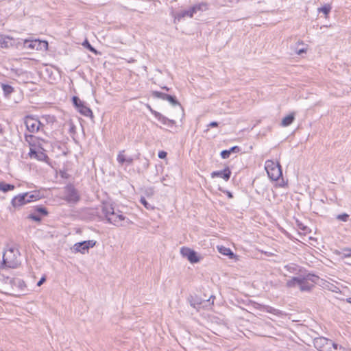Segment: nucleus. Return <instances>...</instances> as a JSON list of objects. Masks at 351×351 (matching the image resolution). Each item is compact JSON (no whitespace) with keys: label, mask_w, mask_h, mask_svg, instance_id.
Masks as SVG:
<instances>
[{"label":"nucleus","mask_w":351,"mask_h":351,"mask_svg":"<svg viewBox=\"0 0 351 351\" xmlns=\"http://www.w3.org/2000/svg\"><path fill=\"white\" fill-rule=\"evenodd\" d=\"M7 280H9V287H5L4 290H1V293L13 295H15L16 289L23 290L25 287L24 281L20 278L7 277Z\"/></svg>","instance_id":"obj_6"},{"label":"nucleus","mask_w":351,"mask_h":351,"mask_svg":"<svg viewBox=\"0 0 351 351\" xmlns=\"http://www.w3.org/2000/svg\"><path fill=\"white\" fill-rule=\"evenodd\" d=\"M24 47L27 49L38 50H47L48 49V43L45 40H25L24 42Z\"/></svg>","instance_id":"obj_10"},{"label":"nucleus","mask_w":351,"mask_h":351,"mask_svg":"<svg viewBox=\"0 0 351 351\" xmlns=\"http://www.w3.org/2000/svg\"><path fill=\"white\" fill-rule=\"evenodd\" d=\"M168 95L169 94L162 93L160 91H157V90H154V91L152 92V97H154V98L160 99H162L165 101H166V99H167V97L168 96Z\"/></svg>","instance_id":"obj_26"},{"label":"nucleus","mask_w":351,"mask_h":351,"mask_svg":"<svg viewBox=\"0 0 351 351\" xmlns=\"http://www.w3.org/2000/svg\"><path fill=\"white\" fill-rule=\"evenodd\" d=\"M45 281H46V277L43 276L37 282V286H38V287L41 286Z\"/></svg>","instance_id":"obj_46"},{"label":"nucleus","mask_w":351,"mask_h":351,"mask_svg":"<svg viewBox=\"0 0 351 351\" xmlns=\"http://www.w3.org/2000/svg\"><path fill=\"white\" fill-rule=\"evenodd\" d=\"M180 253L182 256L186 258L191 263H197L200 261V258L199 257L197 253L189 247H181Z\"/></svg>","instance_id":"obj_11"},{"label":"nucleus","mask_w":351,"mask_h":351,"mask_svg":"<svg viewBox=\"0 0 351 351\" xmlns=\"http://www.w3.org/2000/svg\"><path fill=\"white\" fill-rule=\"evenodd\" d=\"M346 302H347L348 303L351 304V298H347V299H346Z\"/></svg>","instance_id":"obj_53"},{"label":"nucleus","mask_w":351,"mask_h":351,"mask_svg":"<svg viewBox=\"0 0 351 351\" xmlns=\"http://www.w3.org/2000/svg\"><path fill=\"white\" fill-rule=\"evenodd\" d=\"M195 5L191 7L189 10V17L191 18L193 16V15L195 14H197V11L195 10Z\"/></svg>","instance_id":"obj_42"},{"label":"nucleus","mask_w":351,"mask_h":351,"mask_svg":"<svg viewBox=\"0 0 351 351\" xmlns=\"http://www.w3.org/2000/svg\"><path fill=\"white\" fill-rule=\"evenodd\" d=\"M332 341L324 337L315 338L313 344L316 349L319 351H328L330 346H332Z\"/></svg>","instance_id":"obj_9"},{"label":"nucleus","mask_w":351,"mask_h":351,"mask_svg":"<svg viewBox=\"0 0 351 351\" xmlns=\"http://www.w3.org/2000/svg\"><path fill=\"white\" fill-rule=\"evenodd\" d=\"M14 188L15 186L13 184L1 182V191L4 193L12 191Z\"/></svg>","instance_id":"obj_32"},{"label":"nucleus","mask_w":351,"mask_h":351,"mask_svg":"<svg viewBox=\"0 0 351 351\" xmlns=\"http://www.w3.org/2000/svg\"><path fill=\"white\" fill-rule=\"evenodd\" d=\"M219 125L218 122L217 121H212L210 122L209 124H208V127H211V128H214V127H217Z\"/></svg>","instance_id":"obj_47"},{"label":"nucleus","mask_w":351,"mask_h":351,"mask_svg":"<svg viewBox=\"0 0 351 351\" xmlns=\"http://www.w3.org/2000/svg\"><path fill=\"white\" fill-rule=\"evenodd\" d=\"M72 103L76 110L83 116L93 118V113L91 109L85 105L77 96H73Z\"/></svg>","instance_id":"obj_7"},{"label":"nucleus","mask_w":351,"mask_h":351,"mask_svg":"<svg viewBox=\"0 0 351 351\" xmlns=\"http://www.w3.org/2000/svg\"><path fill=\"white\" fill-rule=\"evenodd\" d=\"M140 202L144 206V207L147 210H154V206L150 204L144 197H141L140 199Z\"/></svg>","instance_id":"obj_35"},{"label":"nucleus","mask_w":351,"mask_h":351,"mask_svg":"<svg viewBox=\"0 0 351 351\" xmlns=\"http://www.w3.org/2000/svg\"><path fill=\"white\" fill-rule=\"evenodd\" d=\"M344 252V256H350L351 254L350 253V249H345L343 250Z\"/></svg>","instance_id":"obj_49"},{"label":"nucleus","mask_w":351,"mask_h":351,"mask_svg":"<svg viewBox=\"0 0 351 351\" xmlns=\"http://www.w3.org/2000/svg\"><path fill=\"white\" fill-rule=\"evenodd\" d=\"M1 88L3 90L4 97L7 98L10 97L11 93L14 92V87L8 84L1 83Z\"/></svg>","instance_id":"obj_21"},{"label":"nucleus","mask_w":351,"mask_h":351,"mask_svg":"<svg viewBox=\"0 0 351 351\" xmlns=\"http://www.w3.org/2000/svg\"><path fill=\"white\" fill-rule=\"evenodd\" d=\"M218 251L220 254L228 256L230 259H233L236 257L234 253L230 250V248L226 247L225 246H218Z\"/></svg>","instance_id":"obj_17"},{"label":"nucleus","mask_w":351,"mask_h":351,"mask_svg":"<svg viewBox=\"0 0 351 351\" xmlns=\"http://www.w3.org/2000/svg\"><path fill=\"white\" fill-rule=\"evenodd\" d=\"M20 252L14 246L6 248L2 255L1 269L4 267L16 268L20 263Z\"/></svg>","instance_id":"obj_2"},{"label":"nucleus","mask_w":351,"mask_h":351,"mask_svg":"<svg viewBox=\"0 0 351 351\" xmlns=\"http://www.w3.org/2000/svg\"><path fill=\"white\" fill-rule=\"evenodd\" d=\"M298 227L300 230H303V231H306V229H307V227L304 225H303L302 223H298Z\"/></svg>","instance_id":"obj_48"},{"label":"nucleus","mask_w":351,"mask_h":351,"mask_svg":"<svg viewBox=\"0 0 351 351\" xmlns=\"http://www.w3.org/2000/svg\"><path fill=\"white\" fill-rule=\"evenodd\" d=\"M29 218L32 219L34 221H40L41 216L37 214L36 213H33L29 214Z\"/></svg>","instance_id":"obj_38"},{"label":"nucleus","mask_w":351,"mask_h":351,"mask_svg":"<svg viewBox=\"0 0 351 351\" xmlns=\"http://www.w3.org/2000/svg\"><path fill=\"white\" fill-rule=\"evenodd\" d=\"M265 168L269 178L272 180H278L282 175L281 166L278 162L268 160L265 162Z\"/></svg>","instance_id":"obj_4"},{"label":"nucleus","mask_w":351,"mask_h":351,"mask_svg":"<svg viewBox=\"0 0 351 351\" xmlns=\"http://www.w3.org/2000/svg\"><path fill=\"white\" fill-rule=\"evenodd\" d=\"M63 199L69 204H76L80 201V196L73 185L68 184L65 186Z\"/></svg>","instance_id":"obj_8"},{"label":"nucleus","mask_w":351,"mask_h":351,"mask_svg":"<svg viewBox=\"0 0 351 351\" xmlns=\"http://www.w3.org/2000/svg\"><path fill=\"white\" fill-rule=\"evenodd\" d=\"M82 45L86 48L88 50H89L90 51H91L92 53L97 55L99 54V53L98 52V51L94 48L90 44V43L88 41V40H85L84 41V43H82Z\"/></svg>","instance_id":"obj_30"},{"label":"nucleus","mask_w":351,"mask_h":351,"mask_svg":"<svg viewBox=\"0 0 351 351\" xmlns=\"http://www.w3.org/2000/svg\"><path fill=\"white\" fill-rule=\"evenodd\" d=\"M162 88L165 90H167V91H169L170 90L169 88H168L167 86H163V87H162Z\"/></svg>","instance_id":"obj_52"},{"label":"nucleus","mask_w":351,"mask_h":351,"mask_svg":"<svg viewBox=\"0 0 351 351\" xmlns=\"http://www.w3.org/2000/svg\"><path fill=\"white\" fill-rule=\"evenodd\" d=\"M166 101H167L173 106H178L182 112V115H184L183 108L175 95H168Z\"/></svg>","instance_id":"obj_20"},{"label":"nucleus","mask_w":351,"mask_h":351,"mask_svg":"<svg viewBox=\"0 0 351 351\" xmlns=\"http://www.w3.org/2000/svg\"><path fill=\"white\" fill-rule=\"evenodd\" d=\"M231 173H231L230 169H229L228 167H227L225 169H223V170L213 171L211 173V177L213 178H216V177H219V178H223L225 181H228L231 176Z\"/></svg>","instance_id":"obj_15"},{"label":"nucleus","mask_w":351,"mask_h":351,"mask_svg":"<svg viewBox=\"0 0 351 351\" xmlns=\"http://www.w3.org/2000/svg\"><path fill=\"white\" fill-rule=\"evenodd\" d=\"M8 276H5L4 274L1 275V290H4L5 287H9V280H6Z\"/></svg>","instance_id":"obj_37"},{"label":"nucleus","mask_w":351,"mask_h":351,"mask_svg":"<svg viewBox=\"0 0 351 351\" xmlns=\"http://www.w3.org/2000/svg\"><path fill=\"white\" fill-rule=\"evenodd\" d=\"M215 299V297L213 295H211L207 300H202L200 298H196L195 299H192L190 301V304L193 308L199 310L201 308L206 307L208 305L213 304Z\"/></svg>","instance_id":"obj_13"},{"label":"nucleus","mask_w":351,"mask_h":351,"mask_svg":"<svg viewBox=\"0 0 351 351\" xmlns=\"http://www.w3.org/2000/svg\"><path fill=\"white\" fill-rule=\"evenodd\" d=\"M15 45V40L10 36L1 35V48H9Z\"/></svg>","instance_id":"obj_18"},{"label":"nucleus","mask_w":351,"mask_h":351,"mask_svg":"<svg viewBox=\"0 0 351 351\" xmlns=\"http://www.w3.org/2000/svg\"><path fill=\"white\" fill-rule=\"evenodd\" d=\"M125 160L126 157L121 152H120L117 156V161L121 164H123L125 162Z\"/></svg>","instance_id":"obj_41"},{"label":"nucleus","mask_w":351,"mask_h":351,"mask_svg":"<svg viewBox=\"0 0 351 351\" xmlns=\"http://www.w3.org/2000/svg\"><path fill=\"white\" fill-rule=\"evenodd\" d=\"M295 52L297 54L301 55V54L306 52V48L296 49Z\"/></svg>","instance_id":"obj_45"},{"label":"nucleus","mask_w":351,"mask_h":351,"mask_svg":"<svg viewBox=\"0 0 351 351\" xmlns=\"http://www.w3.org/2000/svg\"><path fill=\"white\" fill-rule=\"evenodd\" d=\"M294 119V114H290L282 119L281 125L284 127L289 126L293 122Z\"/></svg>","instance_id":"obj_23"},{"label":"nucleus","mask_w":351,"mask_h":351,"mask_svg":"<svg viewBox=\"0 0 351 351\" xmlns=\"http://www.w3.org/2000/svg\"><path fill=\"white\" fill-rule=\"evenodd\" d=\"M265 311L267 312V313H271V314H274V315H279L281 314V311L278 310V309H276L272 306H267L265 307Z\"/></svg>","instance_id":"obj_36"},{"label":"nucleus","mask_w":351,"mask_h":351,"mask_svg":"<svg viewBox=\"0 0 351 351\" xmlns=\"http://www.w3.org/2000/svg\"><path fill=\"white\" fill-rule=\"evenodd\" d=\"M299 287L301 291H310L314 287V285L307 281L302 280V282L300 284Z\"/></svg>","instance_id":"obj_22"},{"label":"nucleus","mask_w":351,"mask_h":351,"mask_svg":"<svg viewBox=\"0 0 351 351\" xmlns=\"http://www.w3.org/2000/svg\"><path fill=\"white\" fill-rule=\"evenodd\" d=\"M24 124L27 130L32 134L36 133L43 130L44 125L40 123L39 119L33 115H27L24 118Z\"/></svg>","instance_id":"obj_5"},{"label":"nucleus","mask_w":351,"mask_h":351,"mask_svg":"<svg viewBox=\"0 0 351 351\" xmlns=\"http://www.w3.org/2000/svg\"><path fill=\"white\" fill-rule=\"evenodd\" d=\"M35 213L38 214L40 216H46L48 215V211L47 208L43 206H38L34 209Z\"/></svg>","instance_id":"obj_28"},{"label":"nucleus","mask_w":351,"mask_h":351,"mask_svg":"<svg viewBox=\"0 0 351 351\" xmlns=\"http://www.w3.org/2000/svg\"><path fill=\"white\" fill-rule=\"evenodd\" d=\"M40 196L38 192L34 193H23L14 197L12 199V205L14 207H19L26 204L27 203L39 199Z\"/></svg>","instance_id":"obj_3"},{"label":"nucleus","mask_w":351,"mask_h":351,"mask_svg":"<svg viewBox=\"0 0 351 351\" xmlns=\"http://www.w3.org/2000/svg\"><path fill=\"white\" fill-rule=\"evenodd\" d=\"M302 280L307 282H311L313 283H316L317 280L319 279V277L313 274H308L304 276H301Z\"/></svg>","instance_id":"obj_24"},{"label":"nucleus","mask_w":351,"mask_h":351,"mask_svg":"<svg viewBox=\"0 0 351 351\" xmlns=\"http://www.w3.org/2000/svg\"><path fill=\"white\" fill-rule=\"evenodd\" d=\"M224 193L227 195L228 198H232L233 197L232 193L230 191H226Z\"/></svg>","instance_id":"obj_51"},{"label":"nucleus","mask_w":351,"mask_h":351,"mask_svg":"<svg viewBox=\"0 0 351 351\" xmlns=\"http://www.w3.org/2000/svg\"><path fill=\"white\" fill-rule=\"evenodd\" d=\"M332 9V7L330 4H325L324 6L319 8L317 9L318 12H322L325 16H327Z\"/></svg>","instance_id":"obj_29"},{"label":"nucleus","mask_w":351,"mask_h":351,"mask_svg":"<svg viewBox=\"0 0 351 351\" xmlns=\"http://www.w3.org/2000/svg\"><path fill=\"white\" fill-rule=\"evenodd\" d=\"M125 162L128 165H131L133 162V158L132 157L126 158Z\"/></svg>","instance_id":"obj_50"},{"label":"nucleus","mask_w":351,"mask_h":351,"mask_svg":"<svg viewBox=\"0 0 351 351\" xmlns=\"http://www.w3.org/2000/svg\"><path fill=\"white\" fill-rule=\"evenodd\" d=\"M188 16L189 17V10H181L179 12L176 13V15L175 16V20L180 21L182 19Z\"/></svg>","instance_id":"obj_27"},{"label":"nucleus","mask_w":351,"mask_h":351,"mask_svg":"<svg viewBox=\"0 0 351 351\" xmlns=\"http://www.w3.org/2000/svg\"><path fill=\"white\" fill-rule=\"evenodd\" d=\"M148 109L151 112V113L162 124L167 125L169 127H172L176 124V121L173 119H169L161 113L153 110L150 106H147Z\"/></svg>","instance_id":"obj_14"},{"label":"nucleus","mask_w":351,"mask_h":351,"mask_svg":"<svg viewBox=\"0 0 351 351\" xmlns=\"http://www.w3.org/2000/svg\"><path fill=\"white\" fill-rule=\"evenodd\" d=\"M302 282V276L293 277L286 282V286L288 288L295 287L296 285H300Z\"/></svg>","instance_id":"obj_19"},{"label":"nucleus","mask_w":351,"mask_h":351,"mask_svg":"<svg viewBox=\"0 0 351 351\" xmlns=\"http://www.w3.org/2000/svg\"><path fill=\"white\" fill-rule=\"evenodd\" d=\"M298 267L295 264H289L285 266V269L287 271L293 274H298Z\"/></svg>","instance_id":"obj_33"},{"label":"nucleus","mask_w":351,"mask_h":351,"mask_svg":"<svg viewBox=\"0 0 351 351\" xmlns=\"http://www.w3.org/2000/svg\"><path fill=\"white\" fill-rule=\"evenodd\" d=\"M101 210L109 223L116 226H122L124 221H126L128 223H132L129 219L123 215L122 211L115 210L112 204L109 202L102 203Z\"/></svg>","instance_id":"obj_1"},{"label":"nucleus","mask_w":351,"mask_h":351,"mask_svg":"<svg viewBox=\"0 0 351 351\" xmlns=\"http://www.w3.org/2000/svg\"><path fill=\"white\" fill-rule=\"evenodd\" d=\"M167 152H165V151H160V152H159V153H158V157H159L160 158H161V159H164V158H165L167 157Z\"/></svg>","instance_id":"obj_44"},{"label":"nucleus","mask_w":351,"mask_h":351,"mask_svg":"<svg viewBox=\"0 0 351 351\" xmlns=\"http://www.w3.org/2000/svg\"><path fill=\"white\" fill-rule=\"evenodd\" d=\"M29 155L31 158H36L39 161H45L49 159L48 156L43 151H37L32 148H30Z\"/></svg>","instance_id":"obj_16"},{"label":"nucleus","mask_w":351,"mask_h":351,"mask_svg":"<svg viewBox=\"0 0 351 351\" xmlns=\"http://www.w3.org/2000/svg\"><path fill=\"white\" fill-rule=\"evenodd\" d=\"M25 141L29 144V146L34 147L36 145V138L35 136L32 134V133L30 134H25Z\"/></svg>","instance_id":"obj_25"},{"label":"nucleus","mask_w":351,"mask_h":351,"mask_svg":"<svg viewBox=\"0 0 351 351\" xmlns=\"http://www.w3.org/2000/svg\"><path fill=\"white\" fill-rule=\"evenodd\" d=\"M96 243L97 242L94 240L78 242L74 245L73 250L75 252L85 254L90 248L93 247L96 245Z\"/></svg>","instance_id":"obj_12"},{"label":"nucleus","mask_w":351,"mask_h":351,"mask_svg":"<svg viewBox=\"0 0 351 351\" xmlns=\"http://www.w3.org/2000/svg\"><path fill=\"white\" fill-rule=\"evenodd\" d=\"M328 351H348L343 346L332 342V346H330Z\"/></svg>","instance_id":"obj_34"},{"label":"nucleus","mask_w":351,"mask_h":351,"mask_svg":"<svg viewBox=\"0 0 351 351\" xmlns=\"http://www.w3.org/2000/svg\"><path fill=\"white\" fill-rule=\"evenodd\" d=\"M194 5L196 8L195 10L197 11V13H198V12L201 13V12H204L208 9V4L206 3H201L199 4Z\"/></svg>","instance_id":"obj_31"},{"label":"nucleus","mask_w":351,"mask_h":351,"mask_svg":"<svg viewBox=\"0 0 351 351\" xmlns=\"http://www.w3.org/2000/svg\"><path fill=\"white\" fill-rule=\"evenodd\" d=\"M220 156L223 159H227L230 157V153L229 149H224L221 152Z\"/></svg>","instance_id":"obj_40"},{"label":"nucleus","mask_w":351,"mask_h":351,"mask_svg":"<svg viewBox=\"0 0 351 351\" xmlns=\"http://www.w3.org/2000/svg\"><path fill=\"white\" fill-rule=\"evenodd\" d=\"M230 153H238L240 152V147L239 146H233L230 149Z\"/></svg>","instance_id":"obj_43"},{"label":"nucleus","mask_w":351,"mask_h":351,"mask_svg":"<svg viewBox=\"0 0 351 351\" xmlns=\"http://www.w3.org/2000/svg\"><path fill=\"white\" fill-rule=\"evenodd\" d=\"M337 219L346 222L348 220L349 215L347 213H342L337 216Z\"/></svg>","instance_id":"obj_39"}]
</instances>
